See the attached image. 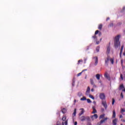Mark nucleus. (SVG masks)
Returning <instances> with one entry per match:
<instances>
[{
    "label": "nucleus",
    "instance_id": "nucleus-55",
    "mask_svg": "<svg viewBox=\"0 0 125 125\" xmlns=\"http://www.w3.org/2000/svg\"><path fill=\"white\" fill-rule=\"evenodd\" d=\"M111 25L113 26V23L111 24Z\"/></svg>",
    "mask_w": 125,
    "mask_h": 125
},
{
    "label": "nucleus",
    "instance_id": "nucleus-19",
    "mask_svg": "<svg viewBox=\"0 0 125 125\" xmlns=\"http://www.w3.org/2000/svg\"><path fill=\"white\" fill-rule=\"evenodd\" d=\"M109 60H110V59L109 58V57H107L106 60H105V64H108V62H109Z\"/></svg>",
    "mask_w": 125,
    "mask_h": 125
},
{
    "label": "nucleus",
    "instance_id": "nucleus-39",
    "mask_svg": "<svg viewBox=\"0 0 125 125\" xmlns=\"http://www.w3.org/2000/svg\"><path fill=\"white\" fill-rule=\"evenodd\" d=\"M82 93H81V92H79V93H78V96H82Z\"/></svg>",
    "mask_w": 125,
    "mask_h": 125
},
{
    "label": "nucleus",
    "instance_id": "nucleus-17",
    "mask_svg": "<svg viewBox=\"0 0 125 125\" xmlns=\"http://www.w3.org/2000/svg\"><path fill=\"white\" fill-rule=\"evenodd\" d=\"M112 118L114 119L116 118V111L115 110L113 111Z\"/></svg>",
    "mask_w": 125,
    "mask_h": 125
},
{
    "label": "nucleus",
    "instance_id": "nucleus-3",
    "mask_svg": "<svg viewBox=\"0 0 125 125\" xmlns=\"http://www.w3.org/2000/svg\"><path fill=\"white\" fill-rule=\"evenodd\" d=\"M99 97L102 100H105L106 99V96L104 93H101L99 95Z\"/></svg>",
    "mask_w": 125,
    "mask_h": 125
},
{
    "label": "nucleus",
    "instance_id": "nucleus-14",
    "mask_svg": "<svg viewBox=\"0 0 125 125\" xmlns=\"http://www.w3.org/2000/svg\"><path fill=\"white\" fill-rule=\"evenodd\" d=\"M125 88V86H124L123 84H122L119 86V90H122Z\"/></svg>",
    "mask_w": 125,
    "mask_h": 125
},
{
    "label": "nucleus",
    "instance_id": "nucleus-46",
    "mask_svg": "<svg viewBox=\"0 0 125 125\" xmlns=\"http://www.w3.org/2000/svg\"><path fill=\"white\" fill-rule=\"evenodd\" d=\"M84 71H87V69H84V70H83L82 71V72L83 73V72H84Z\"/></svg>",
    "mask_w": 125,
    "mask_h": 125
},
{
    "label": "nucleus",
    "instance_id": "nucleus-29",
    "mask_svg": "<svg viewBox=\"0 0 125 125\" xmlns=\"http://www.w3.org/2000/svg\"><path fill=\"white\" fill-rule=\"evenodd\" d=\"M89 97H90V98H91V99L94 100V97H93V96H92L91 95H89Z\"/></svg>",
    "mask_w": 125,
    "mask_h": 125
},
{
    "label": "nucleus",
    "instance_id": "nucleus-47",
    "mask_svg": "<svg viewBox=\"0 0 125 125\" xmlns=\"http://www.w3.org/2000/svg\"><path fill=\"white\" fill-rule=\"evenodd\" d=\"M77 122H75V123H74V125H77Z\"/></svg>",
    "mask_w": 125,
    "mask_h": 125
},
{
    "label": "nucleus",
    "instance_id": "nucleus-51",
    "mask_svg": "<svg viewBox=\"0 0 125 125\" xmlns=\"http://www.w3.org/2000/svg\"><path fill=\"white\" fill-rule=\"evenodd\" d=\"M87 125H91V124L88 123Z\"/></svg>",
    "mask_w": 125,
    "mask_h": 125
},
{
    "label": "nucleus",
    "instance_id": "nucleus-12",
    "mask_svg": "<svg viewBox=\"0 0 125 125\" xmlns=\"http://www.w3.org/2000/svg\"><path fill=\"white\" fill-rule=\"evenodd\" d=\"M90 83L91 84H92V85H93L94 86H95V87H96V85H95V84H94V82H93V80L90 79Z\"/></svg>",
    "mask_w": 125,
    "mask_h": 125
},
{
    "label": "nucleus",
    "instance_id": "nucleus-37",
    "mask_svg": "<svg viewBox=\"0 0 125 125\" xmlns=\"http://www.w3.org/2000/svg\"><path fill=\"white\" fill-rule=\"evenodd\" d=\"M98 33H99V30H96L95 32V35H97V34H98Z\"/></svg>",
    "mask_w": 125,
    "mask_h": 125
},
{
    "label": "nucleus",
    "instance_id": "nucleus-13",
    "mask_svg": "<svg viewBox=\"0 0 125 125\" xmlns=\"http://www.w3.org/2000/svg\"><path fill=\"white\" fill-rule=\"evenodd\" d=\"M110 45L107 47V51H106V54H109L110 53Z\"/></svg>",
    "mask_w": 125,
    "mask_h": 125
},
{
    "label": "nucleus",
    "instance_id": "nucleus-20",
    "mask_svg": "<svg viewBox=\"0 0 125 125\" xmlns=\"http://www.w3.org/2000/svg\"><path fill=\"white\" fill-rule=\"evenodd\" d=\"M104 117H105V114H103L100 116V119H104Z\"/></svg>",
    "mask_w": 125,
    "mask_h": 125
},
{
    "label": "nucleus",
    "instance_id": "nucleus-26",
    "mask_svg": "<svg viewBox=\"0 0 125 125\" xmlns=\"http://www.w3.org/2000/svg\"><path fill=\"white\" fill-rule=\"evenodd\" d=\"M86 100V98L85 97H83L81 99L82 101H84V100Z\"/></svg>",
    "mask_w": 125,
    "mask_h": 125
},
{
    "label": "nucleus",
    "instance_id": "nucleus-10",
    "mask_svg": "<svg viewBox=\"0 0 125 125\" xmlns=\"http://www.w3.org/2000/svg\"><path fill=\"white\" fill-rule=\"evenodd\" d=\"M123 50H124V45H122L121 46V50H120V57H122V54L123 53Z\"/></svg>",
    "mask_w": 125,
    "mask_h": 125
},
{
    "label": "nucleus",
    "instance_id": "nucleus-54",
    "mask_svg": "<svg viewBox=\"0 0 125 125\" xmlns=\"http://www.w3.org/2000/svg\"><path fill=\"white\" fill-rule=\"evenodd\" d=\"M101 41H102V39H100V42H101Z\"/></svg>",
    "mask_w": 125,
    "mask_h": 125
},
{
    "label": "nucleus",
    "instance_id": "nucleus-41",
    "mask_svg": "<svg viewBox=\"0 0 125 125\" xmlns=\"http://www.w3.org/2000/svg\"><path fill=\"white\" fill-rule=\"evenodd\" d=\"M122 118H124V117L122 115H120V118L122 119Z\"/></svg>",
    "mask_w": 125,
    "mask_h": 125
},
{
    "label": "nucleus",
    "instance_id": "nucleus-40",
    "mask_svg": "<svg viewBox=\"0 0 125 125\" xmlns=\"http://www.w3.org/2000/svg\"><path fill=\"white\" fill-rule=\"evenodd\" d=\"M125 7H123V11H121V12H123V11H125Z\"/></svg>",
    "mask_w": 125,
    "mask_h": 125
},
{
    "label": "nucleus",
    "instance_id": "nucleus-49",
    "mask_svg": "<svg viewBox=\"0 0 125 125\" xmlns=\"http://www.w3.org/2000/svg\"><path fill=\"white\" fill-rule=\"evenodd\" d=\"M99 36H101V32H99Z\"/></svg>",
    "mask_w": 125,
    "mask_h": 125
},
{
    "label": "nucleus",
    "instance_id": "nucleus-22",
    "mask_svg": "<svg viewBox=\"0 0 125 125\" xmlns=\"http://www.w3.org/2000/svg\"><path fill=\"white\" fill-rule=\"evenodd\" d=\"M76 114H77V109L75 108L74 109V111L73 114V116H76Z\"/></svg>",
    "mask_w": 125,
    "mask_h": 125
},
{
    "label": "nucleus",
    "instance_id": "nucleus-31",
    "mask_svg": "<svg viewBox=\"0 0 125 125\" xmlns=\"http://www.w3.org/2000/svg\"><path fill=\"white\" fill-rule=\"evenodd\" d=\"M120 79H121L122 81L124 80V78L123 77V74H120Z\"/></svg>",
    "mask_w": 125,
    "mask_h": 125
},
{
    "label": "nucleus",
    "instance_id": "nucleus-25",
    "mask_svg": "<svg viewBox=\"0 0 125 125\" xmlns=\"http://www.w3.org/2000/svg\"><path fill=\"white\" fill-rule=\"evenodd\" d=\"M99 49H100V47L98 46L96 47V50L97 52H99Z\"/></svg>",
    "mask_w": 125,
    "mask_h": 125
},
{
    "label": "nucleus",
    "instance_id": "nucleus-16",
    "mask_svg": "<svg viewBox=\"0 0 125 125\" xmlns=\"http://www.w3.org/2000/svg\"><path fill=\"white\" fill-rule=\"evenodd\" d=\"M92 108H93V112H92V114H95L96 113H97V111H96L95 107H93Z\"/></svg>",
    "mask_w": 125,
    "mask_h": 125
},
{
    "label": "nucleus",
    "instance_id": "nucleus-48",
    "mask_svg": "<svg viewBox=\"0 0 125 125\" xmlns=\"http://www.w3.org/2000/svg\"><path fill=\"white\" fill-rule=\"evenodd\" d=\"M122 91H124L125 92V88L124 89H122Z\"/></svg>",
    "mask_w": 125,
    "mask_h": 125
},
{
    "label": "nucleus",
    "instance_id": "nucleus-35",
    "mask_svg": "<svg viewBox=\"0 0 125 125\" xmlns=\"http://www.w3.org/2000/svg\"><path fill=\"white\" fill-rule=\"evenodd\" d=\"M112 105H114L115 104V99L112 98Z\"/></svg>",
    "mask_w": 125,
    "mask_h": 125
},
{
    "label": "nucleus",
    "instance_id": "nucleus-28",
    "mask_svg": "<svg viewBox=\"0 0 125 125\" xmlns=\"http://www.w3.org/2000/svg\"><path fill=\"white\" fill-rule=\"evenodd\" d=\"M110 61L111 64H114V58L110 59Z\"/></svg>",
    "mask_w": 125,
    "mask_h": 125
},
{
    "label": "nucleus",
    "instance_id": "nucleus-33",
    "mask_svg": "<svg viewBox=\"0 0 125 125\" xmlns=\"http://www.w3.org/2000/svg\"><path fill=\"white\" fill-rule=\"evenodd\" d=\"M81 62H83V60H79L78 62V64L79 65Z\"/></svg>",
    "mask_w": 125,
    "mask_h": 125
},
{
    "label": "nucleus",
    "instance_id": "nucleus-32",
    "mask_svg": "<svg viewBox=\"0 0 125 125\" xmlns=\"http://www.w3.org/2000/svg\"><path fill=\"white\" fill-rule=\"evenodd\" d=\"M125 109H124V108H122L121 109V113H122V114H123V113H125Z\"/></svg>",
    "mask_w": 125,
    "mask_h": 125
},
{
    "label": "nucleus",
    "instance_id": "nucleus-56",
    "mask_svg": "<svg viewBox=\"0 0 125 125\" xmlns=\"http://www.w3.org/2000/svg\"><path fill=\"white\" fill-rule=\"evenodd\" d=\"M121 125H123V124H121Z\"/></svg>",
    "mask_w": 125,
    "mask_h": 125
},
{
    "label": "nucleus",
    "instance_id": "nucleus-43",
    "mask_svg": "<svg viewBox=\"0 0 125 125\" xmlns=\"http://www.w3.org/2000/svg\"><path fill=\"white\" fill-rule=\"evenodd\" d=\"M91 91H92V92H93L94 91V89L93 88H92L91 89Z\"/></svg>",
    "mask_w": 125,
    "mask_h": 125
},
{
    "label": "nucleus",
    "instance_id": "nucleus-4",
    "mask_svg": "<svg viewBox=\"0 0 125 125\" xmlns=\"http://www.w3.org/2000/svg\"><path fill=\"white\" fill-rule=\"evenodd\" d=\"M102 104L105 108V110H107V108H108V105H107V103L106 102V101H102Z\"/></svg>",
    "mask_w": 125,
    "mask_h": 125
},
{
    "label": "nucleus",
    "instance_id": "nucleus-8",
    "mask_svg": "<svg viewBox=\"0 0 125 125\" xmlns=\"http://www.w3.org/2000/svg\"><path fill=\"white\" fill-rule=\"evenodd\" d=\"M80 110L81 111L79 113V116L81 117L82 115H83V113H84V109L83 108H81Z\"/></svg>",
    "mask_w": 125,
    "mask_h": 125
},
{
    "label": "nucleus",
    "instance_id": "nucleus-44",
    "mask_svg": "<svg viewBox=\"0 0 125 125\" xmlns=\"http://www.w3.org/2000/svg\"><path fill=\"white\" fill-rule=\"evenodd\" d=\"M109 20H110V18H106V21H108Z\"/></svg>",
    "mask_w": 125,
    "mask_h": 125
},
{
    "label": "nucleus",
    "instance_id": "nucleus-24",
    "mask_svg": "<svg viewBox=\"0 0 125 125\" xmlns=\"http://www.w3.org/2000/svg\"><path fill=\"white\" fill-rule=\"evenodd\" d=\"M99 30H102V24H100L98 26Z\"/></svg>",
    "mask_w": 125,
    "mask_h": 125
},
{
    "label": "nucleus",
    "instance_id": "nucleus-36",
    "mask_svg": "<svg viewBox=\"0 0 125 125\" xmlns=\"http://www.w3.org/2000/svg\"><path fill=\"white\" fill-rule=\"evenodd\" d=\"M65 125H68V120H66L64 123Z\"/></svg>",
    "mask_w": 125,
    "mask_h": 125
},
{
    "label": "nucleus",
    "instance_id": "nucleus-30",
    "mask_svg": "<svg viewBox=\"0 0 125 125\" xmlns=\"http://www.w3.org/2000/svg\"><path fill=\"white\" fill-rule=\"evenodd\" d=\"M82 74H83L82 71L77 74V77H80V76H82Z\"/></svg>",
    "mask_w": 125,
    "mask_h": 125
},
{
    "label": "nucleus",
    "instance_id": "nucleus-11",
    "mask_svg": "<svg viewBox=\"0 0 125 125\" xmlns=\"http://www.w3.org/2000/svg\"><path fill=\"white\" fill-rule=\"evenodd\" d=\"M104 77L106 78V79H107V80H108V81H110V76H109L108 75V73L107 72H106L104 74Z\"/></svg>",
    "mask_w": 125,
    "mask_h": 125
},
{
    "label": "nucleus",
    "instance_id": "nucleus-1",
    "mask_svg": "<svg viewBox=\"0 0 125 125\" xmlns=\"http://www.w3.org/2000/svg\"><path fill=\"white\" fill-rule=\"evenodd\" d=\"M120 38H121V35H118L117 36H116L114 38V46L115 48H118V47L121 46Z\"/></svg>",
    "mask_w": 125,
    "mask_h": 125
},
{
    "label": "nucleus",
    "instance_id": "nucleus-42",
    "mask_svg": "<svg viewBox=\"0 0 125 125\" xmlns=\"http://www.w3.org/2000/svg\"><path fill=\"white\" fill-rule=\"evenodd\" d=\"M121 121L123 122L124 123H125V120L124 119H121Z\"/></svg>",
    "mask_w": 125,
    "mask_h": 125
},
{
    "label": "nucleus",
    "instance_id": "nucleus-2",
    "mask_svg": "<svg viewBox=\"0 0 125 125\" xmlns=\"http://www.w3.org/2000/svg\"><path fill=\"white\" fill-rule=\"evenodd\" d=\"M89 120L90 118L88 116H82L80 118V121H81V122H84V121H88V122H89Z\"/></svg>",
    "mask_w": 125,
    "mask_h": 125
},
{
    "label": "nucleus",
    "instance_id": "nucleus-15",
    "mask_svg": "<svg viewBox=\"0 0 125 125\" xmlns=\"http://www.w3.org/2000/svg\"><path fill=\"white\" fill-rule=\"evenodd\" d=\"M113 125H117V119H115L112 121Z\"/></svg>",
    "mask_w": 125,
    "mask_h": 125
},
{
    "label": "nucleus",
    "instance_id": "nucleus-9",
    "mask_svg": "<svg viewBox=\"0 0 125 125\" xmlns=\"http://www.w3.org/2000/svg\"><path fill=\"white\" fill-rule=\"evenodd\" d=\"M94 118H95V119H97V118H98V115H97V114H95L91 116V118L92 119V121H94Z\"/></svg>",
    "mask_w": 125,
    "mask_h": 125
},
{
    "label": "nucleus",
    "instance_id": "nucleus-53",
    "mask_svg": "<svg viewBox=\"0 0 125 125\" xmlns=\"http://www.w3.org/2000/svg\"><path fill=\"white\" fill-rule=\"evenodd\" d=\"M57 125H60V124H57Z\"/></svg>",
    "mask_w": 125,
    "mask_h": 125
},
{
    "label": "nucleus",
    "instance_id": "nucleus-50",
    "mask_svg": "<svg viewBox=\"0 0 125 125\" xmlns=\"http://www.w3.org/2000/svg\"><path fill=\"white\" fill-rule=\"evenodd\" d=\"M62 125H64V122H62Z\"/></svg>",
    "mask_w": 125,
    "mask_h": 125
},
{
    "label": "nucleus",
    "instance_id": "nucleus-45",
    "mask_svg": "<svg viewBox=\"0 0 125 125\" xmlns=\"http://www.w3.org/2000/svg\"><path fill=\"white\" fill-rule=\"evenodd\" d=\"M99 41H97L96 42V44H99Z\"/></svg>",
    "mask_w": 125,
    "mask_h": 125
},
{
    "label": "nucleus",
    "instance_id": "nucleus-6",
    "mask_svg": "<svg viewBox=\"0 0 125 125\" xmlns=\"http://www.w3.org/2000/svg\"><path fill=\"white\" fill-rule=\"evenodd\" d=\"M90 87H89V86H88L87 90L86 91L85 94L86 95L88 96V95H90Z\"/></svg>",
    "mask_w": 125,
    "mask_h": 125
},
{
    "label": "nucleus",
    "instance_id": "nucleus-38",
    "mask_svg": "<svg viewBox=\"0 0 125 125\" xmlns=\"http://www.w3.org/2000/svg\"><path fill=\"white\" fill-rule=\"evenodd\" d=\"M121 98L123 99L124 98V94H123V92L121 93Z\"/></svg>",
    "mask_w": 125,
    "mask_h": 125
},
{
    "label": "nucleus",
    "instance_id": "nucleus-18",
    "mask_svg": "<svg viewBox=\"0 0 125 125\" xmlns=\"http://www.w3.org/2000/svg\"><path fill=\"white\" fill-rule=\"evenodd\" d=\"M96 78L98 80H100V75L99 74H96Z\"/></svg>",
    "mask_w": 125,
    "mask_h": 125
},
{
    "label": "nucleus",
    "instance_id": "nucleus-27",
    "mask_svg": "<svg viewBox=\"0 0 125 125\" xmlns=\"http://www.w3.org/2000/svg\"><path fill=\"white\" fill-rule=\"evenodd\" d=\"M66 116H63L62 117V121H63V122L64 121H66Z\"/></svg>",
    "mask_w": 125,
    "mask_h": 125
},
{
    "label": "nucleus",
    "instance_id": "nucleus-52",
    "mask_svg": "<svg viewBox=\"0 0 125 125\" xmlns=\"http://www.w3.org/2000/svg\"><path fill=\"white\" fill-rule=\"evenodd\" d=\"M77 102L76 100H74V103H75Z\"/></svg>",
    "mask_w": 125,
    "mask_h": 125
},
{
    "label": "nucleus",
    "instance_id": "nucleus-7",
    "mask_svg": "<svg viewBox=\"0 0 125 125\" xmlns=\"http://www.w3.org/2000/svg\"><path fill=\"white\" fill-rule=\"evenodd\" d=\"M108 120V118L106 117L104 119V120H102L100 121V123L98 124L99 125H101L102 124H103V123L105 122V121H107Z\"/></svg>",
    "mask_w": 125,
    "mask_h": 125
},
{
    "label": "nucleus",
    "instance_id": "nucleus-5",
    "mask_svg": "<svg viewBox=\"0 0 125 125\" xmlns=\"http://www.w3.org/2000/svg\"><path fill=\"white\" fill-rule=\"evenodd\" d=\"M92 59L95 60V66H97V64H98V57H93Z\"/></svg>",
    "mask_w": 125,
    "mask_h": 125
},
{
    "label": "nucleus",
    "instance_id": "nucleus-34",
    "mask_svg": "<svg viewBox=\"0 0 125 125\" xmlns=\"http://www.w3.org/2000/svg\"><path fill=\"white\" fill-rule=\"evenodd\" d=\"M87 102L88 103H91V101L89 99H87Z\"/></svg>",
    "mask_w": 125,
    "mask_h": 125
},
{
    "label": "nucleus",
    "instance_id": "nucleus-21",
    "mask_svg": "<svg viewBox=\"0 0 125 125\" xmlns=\"http://www.w3.org/2000/svg\"><path fill=\"white\" fill-rule=\"evenodd\" d=\"M62 113H63V114H65V113H66V112H67V110L65 108H63L62 110Z\"/></svg>",
    "mask_w": 125,
    "mask_h": 125
},
{
    "label": "nucleus",
    "instance_id": "nucleus-23",
    "mask_svg": "<svg viewBox=\"0 0 125 125\" xmlns=\"http://www.w3.org/2000/svg\"><path fill=\"white\" fill-rule=\"evenodd\" d=\"M92 38L94 39V40H95V41H97V37H96V35L92 36Z\"/></svg>",
    "mask_w": 125,
    "mask_h": 125
}]
</instances>
